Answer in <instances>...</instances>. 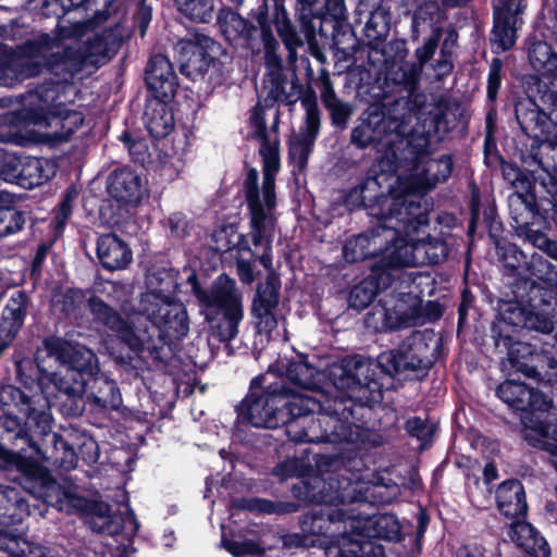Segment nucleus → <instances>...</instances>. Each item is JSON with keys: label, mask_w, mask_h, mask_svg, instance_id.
Returning <instances> with one entry per match:
<instances>
[{"label": "nucleus", "mask_w": 557, "mask_h": 557, "mask_svg": "<svg viewBox=\"0 0 557 557\" xmlns=\"http://www.w3.org/2000/svg\"><path fill=\"white\" fill-rule=\"evenodd\" d=\"M449 336L433 329L414 330L396 348L382 351L376 360L343 359L327 369L333 386L347 394L349 400H335L331 411L320 413L305 432L307 442L348 444L370 450L384 444L383 435L354 422L357 408H373L383 400L384 392L396 388V381H423L436 364H445Z\"/></svg>", "instance_id": "nucleus-1"}, {"label": "nucleus", "mask_w": 557, "mask_h": 557, "mask_svg": "<svg viewBox=\"0 0 557 557\" xmlns=\"http://www.w3.org/2000/svg\"><path fill=\"white\" fill-rule=\"evenodd\" d=\"M0 409V468L18 472L23 488L47 505H62L74 497L42 463L54 459L63 465L58 451L69 447L52 430L53 417L40 397H29L12 384L2 385Z\"/></svg>", "instance_id": "nucleus-2"}, {"label": "nucleus", "mask_w": 557, "mask_h": 557, "mask_svg": "<svg viewBox=\"0 0 557 557\" xmlns=\"http://www.w3.org/2000/svg\"><path fill=\"white\" fill-rule=\"evenodd\" d=\"M318 369L306 356L276 360L264 374L255 376L245 398L236 406L237 418L253 428L288 426L307 416L301 396L288 384L304 389L318 386Z\"/></svg>", "instance_id": "nucleus-3"}, {"label": "nucleus", "mask_w": 557, "mask_h": 557, "mask_svg": "<svg viewBox=\"0 0 557 557\" xmlns=\"http://www.w3.org/2000/svg\"><path fill=\"white\" fill-rule=\"evenodd\" d=\"M88 25H60L58 35L42 34L25 42L13 55L8 70L23 81L51 70L73 75L87 66H99L110 59L111 34L87 37L84 49L79 41L86 37Z\"/></svg>", "instance_id": "nucleus-4"}, {"label": "nucleus", "mask_w": 557, "mask_h": 557, "mask_svg": "<svg viewBox=\"0 0 557 557\" xmlns=\"http://www.w3.org/2000/svg\"><path fill=\"white\" fill-rule=\"evenodd\" d=\"M278 109L258 103L251 113L252 135L260 143L263 161L262 187H258V171L250 169L245 180V196L250 212V236L253 245L267 244L273 238L275 216V175L280 170Z\"/></svg>", "instance_id": "nucleus-5"}, {"label": "nucleus", "mask_w": 557, "mask_h": 557, "mask_svg": "<svg viewBox=\"0 0 557 557\" xmlns=\"http://www.w3.org/2000/svg\"><path fill=\"white\" fill-rule=\"evenodd\" d=\"M396 225L400 233L394 250L387 255L389 264L396 271L405 267L437 263L447 256L444 242L426 234L428 219L418 203H410L406 208L405 216L397 219Z\"/></svg>", "instance_id": "nucleus-6"}, {"label": "nucleus", "mask_w": 557, "mask_h": 557, "mask_svg": "<svg viewBox=\"0 0 557 557\" xmlns=\"http://www.w3.org/2000/svg\"><path fill=\"white\" fill-rule=\"evenodd\" d=\"M445 12L435 1L419 4L412 15L411 37L417 40L421 35L428 38L414 51L417 61L393 64L387 71V78L397 85H404L412 92L420 79L424 64L434 55L442 34Z\"/></svg>", "instance_id": "nucleus-7"}, {"label": "nucleus", "mask_w": 557, "mask_h": 557, "mask_svg": "<svg viewBox=\"0 0 557 557\" xmlns=\"http://www.w3.org/2000/svg\"><path fill=\"white\" fill-rule=\"evenodd\" d=\"M491 337L497 348L503 346L508 350V361L516 372L550 386L557 382V359L552 351L530 343L513 342L511 335L503 334L496 322L492 323Z\"/></svg>", "instance_id": "nucleus-8"}, {"label": "nucleus", "mask_w": 557, "mask_h": 557, "mask_svg": "<svg viewBox=\"0 0 557 557\" xmlns=\"http://www.w3.org/2000/svg\"><path fill=\"white\" fill-rule=\"evenodd\" d=\"M57 88L53 84L30 94L25 119L40 129L49 131L48 135L65 140L83 124L84 117L81 112L54 104Z\"/></svg>", "instance_id": "nucleus-9"}, {"label": "nucleus", "mask_w": 557, "mask_h": 557, "mask_svg": "<svg viewBox=\"0 0 557 557\" xmlns=\"http://www.w3.org/2000/svg\"><path fill=\"white\" fill-rule=\"evenodd\" d=\"M151 323L148 339L151 364L163 373L173 374L176 351L189 332V315H145Z\"/></svg>", "instance_id": "nucleus-10"}, {"label": "nucleus", "mask_w": 557, "mask_h": 557, "mask_svg": "<svg viewBox=\"0 0 557 557\" xmlns=\"http://www.w3.org/2000/svg\"><path fill=\"white\" fill-rule=\"evenodd\" d=\"M495 396L519 417L525 429H541L539 416L543 414L541 406L547 405L545 394L529 384L515 379L500 382L495 388Z\"/></svg>", "instance_id": "nucleus-11"}, {"label": "nucleus", "mask_w": 557, "mask_h": 557, "mask_svg": "<svg viewBox=\"0 0 557 557\" xmlns=\"http://www.w3.org/2000/svg\"><path fill=\"white\" fill-rule=\"evenodd\" d=\"M400 233L395 223H382L371 232L360 234L346 242L343 255L349 262H358L367 258H379L372 267L393 269L387 255L394 250V244Z\"/></svg>", "instance_id": "nucleus-12"}, {"label": "nucleus", "mask_w": 557, "mask_h": 557, "mask_svg": "<svg viewBox=\"0 0 557 557\" xmlns=\"http://www.w3.org/2000/svg\"><path fill=\"white\" fill-rule=\"evenodd\" d=\"M380 157L377 166L382 174L393 178V182L401 186L410 182V174L416 169L418 153L410 145L409 140L400 135L396 129L391 132L384 143L377 148Z\"/></svg>", "instance_id": "nucleus-13"}, {"label": "nucleus", "mask_w": 557, "mask_h": 557, "mask_svg": "<svg viewBox=\"0 0 557 557\" xmlns=\"http://www.w3.org/2000/svg\"><path fill=\"white\" fill-rule=\"evenodd\" d=\"M86 381L78 380L73 374L52 372L50 382L47 383L41 395L23 392L29 397H40L49 412V400L52 398L64 417L78 418L86 409Z\"/></svg>", "instance_id": "nucleus-14"}, {"label": "nucleus", "mask_w": 557, "mask_h": 557, "mask_svg": "<svg viewBox=\"0 0 557 557\" xmlns=\"http://www.w3.org/2000/svg\"><path fill=\"white\" fill-rule=\"evenodd\" d=\"M387 177L382 173L367 177L359 186L360 195L364 205L380 207L382 223L397 224V219L404 218L406 208L414 202L407 201L403 196L408 191H403L401 186L394 182L386 185L387 194H385L383 183Z\"/></svg>", "instance_id": "nucleus-15"}, {"label": "nucleus", "mask_w": 557, "mask_h": 557, "mask_svg": "<svg viewBox=\"0 0 557 557\" xmlns=\"http://www.w3.org/2000/svg\"><path fill=\"white\" fill-rule=\"evenodd\" d=\"M101 322L109 325L111 322L119 324V337L128 347V351L114 356V361L123 370H125L129 376L137 377L139 375V368L143 362L139 354H147L149 358L148 339L151 335V329H147L143 335L135 332L134 327L124 320V315H97ZM133 315H125L129 319Z\"/></svg>", "instance_id": "nucleus-16"}, {"label": "nucleus", "mask_w": 557, "mask_h": 557, "mask_svg": "<svg viewBox=\"0 0 557 557\" xmlns=\"http://www.w3.org/2000/svg\"><path fill=\"white\" fill-rule=\"evenodd\" d=\"M187 282L198 301L207 307H216L228 311V313H242V294L239 293L235 280L226 274L219 275L209 292L200 288L197 276L190 273Z\"/></svg>", "instance_id": "nucleus-17"}, {"label": "nucleus", "mask_w": 557, "mask_h": 557, "mask_svg": "<svg viewBox=\"0 0 557 557\" xmlns=\"http://www.w3.org/2000/svg\"><path fill=\"white\" fill-rule=\"evenodd\" d=\"M29 515V504L24 492L0 484V550L8 552L16 543V536L9 531V527L20 524Z\"/></svg>", "instance_id": "nucleus-18"}, {"label": "nucleus", "mask_w": 557, "mask_h": 557, "mask_svg": "<svg viewBox=\"0 0 557 557\" xmlns=\"http://www.w3.org/2000/svg\"><path fill=\"white\" fill-rule=\"evenodd\" d=\"M70 504L77 508H85L89 519L88 523L90 529L97 533L106 535H117L124 530V523L129 521L134 524L135 530L139 524L133 510H129L127 516L123 518L121 515L112 511V506L102 500L88 502L85 497L77 496L67 500Z\"/></svg>", "instance_id": "nucleus-19"}, {"label": "nucleus", "mask_w": 557, "mask_h": 557, "mask_svg": "<svg viewBox=\"0 0 557 557\" xmlns=\"http://www.w3.org/2000/svg\"><path fill=\"white\" fill-rule=\"evenodd\" d=\"M86 382L85 400L91 413L104 419L121 409L123 398L115 380L100 371Z\"/></svg>", "instance_id": "nucleus-20"}, {"label": "nucleus", "mask_w": 557, "mask_h": 557, "mask_svg": "<svg viewBox=\"0 0 557 557\" xmlns=\"http://www.w3.org/2000/svg\"><path fill=\"white\" fill-rule=\"evenodd\" d=\"M213 46L214 41L205 35L180 40L175 52L181 63V72L191 79L202 76L213 61L209 53Z\"/></svg>", "instance_id": "nucleus-21"}, {"label": "nucleus", "mask_w": 557, "mask_h": 557, "mask_svg": "<svg viewBox=\"0 0 557 557\" xmlns=\"http://www.w3.org/2000/svg\"><path fill=\"white\" fill-rule=\"evenodd\" d=\"M349 534L362 541L382 540L398 543L405 539L403 524L395 513H376L364 520H355Z\"/></svg>", "instance_id": "nucleus-22"}, {"label": "nucleus", "mask_w": 557, "mask_h": 557, "mask_svg": "<svg viewBox=\"0 0 557 557\" xmlns=\"http://www.w3.org/2000/svg\"><path fill=\"white\" fill-rule=\"evenodd\" d=\"M493 41L505 51L516 42V24L525 8V0H493Z\"/></svg>", "instance_id": "nucleus-23"}, {"label": "nucleus", "mask_w": 557, "mask_h": 557, "mask_svg": "<svg viewBox=\"0 0 557 557\" xmlns=\"http://www.w3.org/2000/svg\"><path fill=\"white\" fill-rule=\"evenodd\" d=\"M547 97L553 100V108L548 113L541 111L531 99L520 100L516 104L517 121L529 137L541 139L547 133L548 121L557 124V96L552 92Z\"/></svg>", "instance_id": "nucleus-24"}, {"label": "nucleus", "mask_w": 557, "mask_h": 557, "mask_svg": "<svg viewBox=\"0 0 557 557\" xmlns=\"http://www.w3.org/2000/svg\"><path fill=\"white\" fill-rule=\"evenodd\" d=\"M397 127L398 122L396 120L375 110L369 112L367 119L351 129L350 141L360 149L371 145L380 147L391 132L397 129Z\"/></svg>", "instance_id": "nucleus-25"}, {"label": "nucleus", "mask_w": 557, "mask_h": 557, "mask_svg": "<svg viewBox=\"0 0 557 557\" xmlns=\"http://www.w3.org/2000/svg\"><path fill=\"white\" fill-rule=\"evenodd\" d=\"M495 504L498 511L511 522L527 518L529 504L522 482L516 478L500 482L495 488Z\"/></svg>", "instance_id": "nucleus-26"}, {"label": "nucleus", "mask_w": 557, "mask_h": 557, "mask_svg": "<svg viewBox=\"0 0 557 557\" xmlns=\"http://www.w3.org/2000/svg\"><path fill=\"white\" fill-rule=\"evenodd\" d=\"M453 161L448 156H442L438 159L421 161L418 156L416 169L410 174V182L405 185L404 190L417 193L422 189L432 188L438 182L445 181L451 173Z\"/></svg>", "instance_id": "nucleus-27"}, {"label": "nucleus", "mask_w": 557, "mask_h": 557, "mask_svg": "<svg viewBox=\"0 0 557 557\" xmlns=\"http://www.w3.org/2000/svg\"><path fill=\"white\" fill-rule=\"evenodd\" d=\"M507 535L529 557H550L552 555L550 545L547 540L525 518L510 522Z\"/></svg>", "instance_id": "nucleus-28"}, {"label": "nucleus", "mask_w": 557, "mask_h": 557, "mask_svg": "<svg viewBox=\"0 0 557 557\" xmlns=\"http://www.w3.org/2000/svg\"><path fill=\"white\" fill-rule=\"evenodd\" d=\"M108 190L120 202L137 205L147 195V181L129 169L114 171L109 177Z\"/></svg>", "instance_id": "nucleus-29"}, {"label": "nucleus", "mask_w": 557, "mask_h": 557, "mask_svg": "<svg viewBox=\"0 0 557 557\" xmlns=\"http://www.w3.org/2000/svg\"><path fill=\"white\" fill-rule=\"evenodd\" d=\"M292 494L298 500L320 506L345 503V496L338 490L333 491L332 482L321 476L300 480L293 485Z\"/></svg>", "instance_id": "nucleus-30"}, {"label": "nucleus", "mask_w": 557, "mask_h": 557, "mask_svg": "<svg viewBox=\"0 0 557 557\" xmlns=\"http://www.w3.org/2000/svg\"><path fill=\"white\" fill-rule=\"evenodd\" d=\"M396 269H382L372 267L371 274L357 284L349 295V307L355 310L366 309L375 298L379 290L387 288L393 280Z\"/></svg>", "instance_id": "nucleus-31"}, {"label": "nucleus", "mask_w": 557, "mask_h": 557, "mask_svg": "<svg viewBox=\"0 0 557 557\" xmlns=\"http://www.w3.org/2000/svg\"><path fill=\"white\" fill-rule=\"evenodd\" d=\"M207 327L203 352L216 355L222 345L228 347L230 342L238 334V326L244 315H205Z\"/></svg>", "instance_id": "nucleus-32"}, {"label": "nucleus", "mask_w": 557, "mask_h": 557, "mask_svg": "<svg viewBox=\"0 0 557 557\" xmlns=\"http://www.w3.org/2000/svg\"><path fill=\"white\" fill-rule=\"evenodd\" d=\"M40 350H37L35 357L14 354V368L16 381L29 392L37 391L35 394L41 395L47 383L50 382V373L40 362Z\"/></svg>", "instance_id": "nucleus-33"}, {"label": "nucleus", "mask_w": 557, "mask_h": 557, "mask_svg": "<svg viewBox=\"0 0 557 557\" xmlns=\"http://www.w3.org/2000/svg\"><path fill=\"white\" fill-rule=\"evenodd\" d=\"M350 519L349 513L333 505H322L312 509L300 518V529L305 534L327 536L334 522H345Z\"/></svg>", "instance_id": "nucleus-34"}, {"label": "nucleus", "mask_w": 557, "mask_h": 557, "mask_svg": "<svg viewBox=\"0 0 557 557\" xmlns=\"http://www.w3.org/2000/svg\"><path fill=\"white\" fill-rule=\"evenodd\" d=\"M146 82L160 98L165 99L174 95L176 75L166 57L158 54L150 59L146 70Z\"/></svg>", "instance_id": "nucleus-35"}, {"label": "nucleus", "mask_w": 557, "mask_h": 557, "mask_svg": "<svg viewBox=\"0 0 557 557\" xmlns=\"http://www.w3.org/2000/svg\"><path fill=\"white\" fill-rule=\"evenodd\" d=\"M255 341L252 344V354L259 359L262 350L272 341H288L287 330L285 327L286 315H253Z\"/></svg>", "instance_id": "nucleus-36"}, {"label": "nucleus", "mask_w": 557, "mask_h": 557, "mask_svg": "<svg viewBox=\"0 0 557 557\" xmlns=\"http://www.w3.org/2000/svg\"><path fill=\"white\" fill-rule=\"evenodd\" d=\"M97 256L102 267L110 271L123 269L132 260L127 244L115 234H104L98 238Z\"/></svg>", "instance_id": "nucleus-37"}, {"label": "nucleus", "mask_w": 557, "mask_h": 557, "mask_svg": "<svg viewBox=\"0 0 557 557\" xmlns=\"http://www.w3.org/2000/svg\"><path fill=\"white\" fill-rule=\"evenodd\" d=\"M306 110L305 132L290 144V153L298 157L301 163L306 162L320 127V114L317 101L306 98L301 101Z\"/></svg>", "instance_id": "nucleus-38"}, {"label": "nucleus", "mask_w": 557, "mask_h": 557, "mask_svg": "<svg viewBox=\"0 0 557 557\" xmlns=\"http://www.w3.org/2000/svg\"><path fill=\"white\" fill-rule=\"evenodd\" d=\"M52 309L60 313L86 309L90 310L91 313H103L107 306L92 294H86L81 289H69L53 296Z\"/></svg>", "instance_id": "nucleus-39"}, {"label": "nucleus", "mask_w": 557, "mask_h": 557, "mask_svg": "<svg viewBox=\"0 0 557 557\" xmlns=\"http://www.w3.org/2000/svg\"><path fill=\"white\" fill-rule=\"evenodd\" d=\"M64 374H73L78 380L88 381L100 372L97 355L86 346L74 345L65 363Z\"/></svg>", "instance_id": "nucleus-40"}, {"label": "nucleus", "mask_w": 557, "mask_h": 557, "mask_svg": "<svg viewBox=\"0 0 557 557\" xmlns=\"http://www.w3.org/2000/svg\"><path fill=\"white\" fill-rule=\"evenodd\" d=\"M380 3L381 0H361L358 7L359 14L367 15L364 33L371 41L384 38L389 29L388 14Z\"/></svg>", "instance_id": "nucleus-41"}, {"label": "nucleus", "mask_w": 557, "mask_h": 557, "mask_svg": "<svg viewBox=\"0 0 557 557\" xmlns=\"http://www.w3.org/2000/svg\"><path fill=\"white\" fill-rule=\"evenodd\" d=\"M161 288H152L151 290L144 294L141 304L144 310L150 313L161 311L164 307H173L172 310L177 313H185L186 309L182 304H176L170 293L175 287V283L170 274H164V277L160 280Z\"/></svg>", "instance_id": "nucleus-42"}, {"label": "nucleus", "mask_w": 557, "mask_h": 557, "mask_svg": "<svg viewBox=\"0 0 557 557\" xmlns=\"http://www.w3.org/2000/svg\"><path fill=\"white\" fill-rule=\"evenodd\" d=\"M144 120L148 132L156 138L165 137L174 126L173 114L165 102L161 100L148 103Z\"/></svg>", "instance_id": "nucleus-43"}, {"label": "nucleus", "mask_w": 557, "mask_h": 557, "mask_svg": "<svg viewBox=\"0 0 557 557\" xmlns=\"http://www.w3.org/2000/svg\"><path fill=\"white\" fill-rule=\"evenodd\" d=\"M231 505L234 509L257 513H292L298 510V505L290 502H273L260 497L233 498Z\"/></svg>", "instance_id": "nucleus-44"}, {"label": "nucleus", "mask_w": 557, "mask_h": 557, "mask_svg": "<svg viewBox=\"0 0 557 557\" xmlns=\"http://www.w3.org/2000/svg\"><path fill=\"white\" fill-rule=\"evenodd\" d=\"M400 494L398 484L384 476H377L363 493H360V500L371 503L373 505L392 504ZM355 499H358L357 497Z\"/></svg>", "instance_id": "nucleus-45"}, {"label": "nucleus", "mask_w": 557, "mask_h": 557, "mask_svg": "<svg viewBox=\"0 0 557 557\" xmlns=\"http://www.w3.org/2000/svg\"><path fill=\"white\" fill-rule=\"evenodd\" d=\"M529 61L535 71L557 79V53H554L545 41L537 40L531 44Z\"/></svg>", "instance_id": "nucleus-46"}, {"label": "nucleus", "mask_w": 557, "mask_h": 557, "mask_svg": "<svg viewBox=\"0 0 557 557\" xmlns=\"http://www.w3.org/2000/svg\"><path fill=\"white\" fill-rule=\"evenodd\" d=\"M51 169V164L45 159L25 157L20 170L22 174L18 185L26 188L41 185L50 177Z\"/></svg>", "instance_id": "nucleus-47"}, {"label": "nucleus", "mask_w": 557, "mask_h": 557, "mask_svg": "<svg viewBox=\"0 0 557 557\" xmlns=\"http://www.w3.org/2000/svg\"><path fill=\"white\" fill-rule=\"evenodd\" d=\"M278 278L271 272L267 277V282L257 286V293L252 301V311L255 313H271L278 302Z\"/></svg>", "instance_id": "nucleus-48"}, {"label": "nucleus", "mask_w": 557, "mask_h": 557, "mask_svg": "<svg viewBox=\"0 0 557 557\" xmlns=\"http://www.w3.org/2000/svg\"><path fill=\"white\" fill-rule=\"evenodd\" d=\"M499 323L520 326L521 331H535L541 334H550L555 330V315H495Z\"/></svg>", "instance_id": "nucleus-49"}, {"label": "nucleus", "mask_w": 557, "mask_h": 557, "mask_svg": "<svg viewBox=\"0 0 557 557\" xmlns=\"http://www.w3.org/2000/svg\"><path fill=\"white\" fill-rule=\"evenodd\" d=\"M222 29L230 41L244 40L247 42L256 33L255 26L234 12H227L224 15Z\"/></svg>", "instance_id": "nucleus-50"}, {"label": "nucleus", "mask_w": 557, "mask_h": 557, "mask_svg": "<svg viewBox=\"0 0 557 557\" xmlns=\"http://www.w3.org/2000/svg\"><path fill=\"white\" fill-rule=\"evenodd\" d=\"M531 276L557 289V267L539 253H533L527 263Z\"/></svg>", "instance_id": "nucleus-51"}, {"label": "nucleus", "mask_w": 557, "mask_h": 557, "mask_svg": "<svg viewBox=\"0 0 557 557\" xmlns=\"http://www.w3.org/2000/svg\"><path fill=\"white\" fill-rule=\"evenodd\" d=\"M178 10L190 20L206 23L213 14L214 0H174Z\"/></svg>", "instance_id": "nucleus-52"}, {"label": "nucleus", "mask_w": 557, "mask_h": 557, "mask_svg": "<svg viewBox=\"0 0 557 557\" xmlns=\"http://www.w3.org/2000/svg\"><path fill=\"white\" fill-rule=\"evenodd\" d=\"M67 447H69L67 449H62V450H63L64 457H66V456L71 457V460H70L71 465L73 463L74 460L77 459L78 456L88 466L95 465L99 460L100 447H99L98 442L91 436L83 435L79 438L77 454L75 453L74 448L71 447L69 444H67Z\"/></svg>", "instance_id": "nucleus-53"}, {"label": "nucleus", "mask_w": 557, "mask_h": 557, "mask_svg": "<svg viewBox=\"0 0 557 557\" xmlns=\"http://www.w3.org/2000/svg\"><path fill=\"white\" fill-rule=\"evenodd\" d=\"M555 397L545 395L547 405L541 406L544 412L541 417L539 416L542 428L536 429L535 433L557 443V393Z\"/></svg>", "instance_id": "nucleus-54"}, {"label": "nucleus", "mask_w": 557, "mask_h": 557, "mask_svg": "<svg viewBox=\"0 0 557 557\" xmlns=\"http://www.w3.org/2000/svg\"><path fill=\"white\" fill-rule=\"evenodd\" d=\"M443 315H382V331L394 332L423 324L435 322Z\"/></svg>", "instance_id": "nucleus-55"}, {"label": "nucleus", "mask_w": 557, "mask_h": 557, "mask_svg": "<svg viewBox=\"0 0 557 557\" xmlns=\"http://www.w3.org/2000/svg\"><path fill=\"white\" fill-rule=\"evenodd\" d=\"M404 430L410 437H414L421 442L423 447L432 443L436 431V425L428 419L414 416L407 419L404 423Z\"/></svg>", "instance_id": "nucleus-56"}, {"label": "nucleus", "mask_w": 557, "mask_h": 557, "mask_svg": "<svg viewBox=\"0 0 557 557\" xmlns=\"http://www.w3.org/2000/svg\"><path fill=\"white\" fill-rule=\"evenodd\" d=\"M25 315H1L0 356L12 344L24 324Z\"/></svg>", "instance_id": "nucleus-57"}, {"label": "nucleus", "mask_w": 557, "mask_h": 557, "mask_svg": "<svg viewBox=\"0 0 557 557\" xmlns=\"http://www.w3.org/2000/svg\"><path fill=\"white\" fill-rule=\"evenodd\" d=\"M73 346L74 345H72L70 342L61 337L49 336L44 339L42 348H38L37 350H40V355L45 352L46 357H53L60 364L63 366Z\"/></svg>", "instance_id": "nucleus-58"}, {"label": "nucleus", "mask_w": 557, "mask_h": 557, "mask_svg": "<svg viewBox=\"0 0 557 557\" xmlns=\"http://www.w3.org/2000/svg\"><path fill=\"white\" fill-rule=\"evenodd\" d=\"M24 158L0 150V176L8 182L20 183V170L23 166Z\"/></svg>", "instance_id": "nucleus-59"}, {"label": "nucleus", "mask_w": 557, "mask_h": 557, "mask_svg": "<svg viewBox=\"0 0 557 557\" xmlns=\"http://www.w3.org/2000/svg\"><path fill=\"white\" fill-rule=\"evenodd\" d=\"M222 545L234 557L258 555L263 552L260 544L253 540L235 541L223 537Z\"/></svg>", "instance_id": "nucleus-60"}, {"label": "nucleus", "mask_w": 557, "mask_h": 557, "mask_svg": "<svg viewBox=\"0 0 557 557\" xmlns=\"http://www.w3.org/2000/svg\"><path fill=\"white\" fill-rule=\"evenodd\" d=\"M352 536L344 532L324 547L325 557H352Z\"/></svg>", "instance_id": "nucleus-61"}, {"label": "nucleus", "mask_w": 557, "mask_h": 557, "mask_svg": "<svg viewBox=\"0 0 557 557\" xmlns=\"http://www.w3.org/2000/svg\"><path fill=\"white\" fill-rule=\"evenodd\" d=\"M276 28L278 36L284 42L286 49L289 51L290 55L295 54L296 49L302 46V40L298 36L290 22L283 17L282 20L277 21Z\"/></svg>", "instance_id": "nucleus-62"}, {"label": "nucleus", "mask_w": 557, "mask_h": 557, "mask_svg": "<svg viewBox=\"0 0 557 557\" xmlns=\"http://www.w3.org/2000/svg\"><path fill=\"white\" fill-rule=\"evenodd\" d=\"M352 557H386L385 548L376 541L352 537Z\"/></svg>", "instance_id": "nucleus-63"}, {"label": "nucleus", "mask_w": 557, "mask_h": 557, "mask_svg": "<svg viewBox=\"0 0 557 557\" xmlns=\"http://www.w3.org/2000/svg\"><path fill=\"white\" fill-rule=\"evenodd\" d=\"M314 461L320 473L334 474L339 471L344 465V458L339 454H318L315 455ZM329 480L333 481V475H330Z\"/></svg>", "instance_id": "nucleus-64"}]
</instances>
